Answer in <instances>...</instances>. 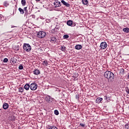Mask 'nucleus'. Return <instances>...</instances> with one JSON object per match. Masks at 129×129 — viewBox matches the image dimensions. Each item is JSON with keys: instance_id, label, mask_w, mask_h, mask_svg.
Listing matches in <instances>:
<instances>
[{"instance_id": "nucleus-10", "label": "nucleus", "mask_w": 129, "mask_h": 129, "mask_svg": "<svg viewBox=\"0 0 129 129\" xmlns=\"http://www.w3.org/2000/svg\"><path fill=\"white\" fill-rule=\"evenodd\" d=\"M50 42H52V43H56L57 42V39L55 36L51 37H50Z\"/></svg>"}, {"instance_id": "nucleus-11", "label": "nucleus", "mask_w": 129, "mask_h": 129, "mask_svg": "<svg viewBox=\"0 0 129 129\" xmlns=\"http://www.w3.org/2000/svg\"><path fill=\"white\" fill-rule=\"evenodd\" d=\"M3 107L4 109H8L9 108V104L5 103V104H3Z\"/></svg>"}, {"instance_id": "nucleus-41", "label": "nucleus", "mask_w": 129, "mask_h": 129, "mask_svg": "<svg viewBox=\"0 0 129 129\" xmlns=\"http://www.w3.org/2000/svg\"><path fill=\"white\" fill-rule=\"evenodd\" d=\"M36 1H37L38 2H40V0H36Z\"/></svg>"}, {"instance_id": "nucleus-25", "label": "nucleus", "mask_w": 129, "mask_h": 129, "mask_svg": "<svg viewBox=\"0 0 129 129\" xmlns=\"http://www.w3.org/2000/svg\"><path fill=\"white\" fill-rule=\"evenodd\" d=\"M98 101V102H101V101H102V98H97L96 99V101Z\"/></svg>"}, {"instance_id": "nucleus-14", "label": "nucleus", "mask_w": 129, "mask_h": 129, "mask_svg": "<svg viewBox=\"0 0 129 129\" xmlns=\"http://www.w3.org/2000/svg\"><path fill=\"white\" fill-rule=\"evenodd\" d=\"M24 89L25 90H29L30 89V85L28 83L25 85Z\"/></svg>"}, {"instance_id": "nucleus-33", "label": "nucleus", "mask_w": 129, "mask_h": 129, "mask_svg": "<svg viewBox=\"0 0 129 129\" xmlns=\"http://www.w3.org/2000/svg\"><path fill=\"white\" fill-rule=\"evenodd\" d=\"M1 21H4V19H3V16L2 15H0V22Z\"/></svg>"}, {"instance_id": "nucleus-38", "label": "nucleus", "mask_w": 129, "mask_h": 129, "mask_svg": "<svg viewBox=\"0 0 129 129\" xmlns=\"http://www.w3.org/2000/svg\"><path fill=\"white\" fill-rule=\"evenodd\" d=\"M32 18H33V19H35V15H32Z\"/></svg>"}, {"instance_id": "nucleus-40", "label": "nucleus", "mask_w": 129, "mask_h": 129, "mask_svg": "<svg viewBox=\"0 0 129 129\" xmlns=\"http://www.w3.org/2000/svg\"><path fill=\"white\" fill-rule=\"evenodd\" d=\"M16 26H12L11 28H15Z\"/></svg>"}, {"instance_id": "nucleus-20", "label": "nucleus", "mask_w": 129, "mask_h": 129, "mask_svg": "<svg viewBox=\"0 0 129 129\" xmlns=\"http://www.w3.org/2000/svg\"><path fill=\"white\" fill-rule=\"evenodd\" d=\"M18 10H19V12H20L21 14H22V15H24V10H23L21 8H19Z\"/></svg>"}, {"instance_id": "nucleus-21", "label": "nucleus", "mask_w": 129, "mask_h": 129, "mask_svg": "<svg viewBox=\"0 0 129 129\" xmlns=\"http://www.w3.org/2000/svg\"><path fill=\"white\" fill-rule=\"evenodd\" d=\"M19 70H23V69H24V66H23L22 64H20L19 67Z\"/></svg>"}, {"instance_id": "nucleus-6", "label": "nucleus", "mask_w": 129, "mask_h": 129, "mask_svg": "<svg viewBox=\"0 0 129 129\" xmlns=\"http://www.w3.org/2000/svg\"><path fill=\"white\" fill-rule=\"evenodd\" d=\"M53 5L54 9H57V8H60L61 6V2H59L58 0L55 1L53 2Z\"/></svg>"}, {"instance_id": "nucleus-29", "label": "nucleus", "mask_w": 129, "mask_h": 129, "mask_svg": "<svg viewBox=\"0 0 129 129\" xmlns=\"http://www.w3.org/2000/svg\"><path fill=\"white\" fill-rule=\"evenodd\" d=\"M48 129H58L56 126H50L48 128Z\"/></svg>"}, {"instance_id": "nucleus-19", "label": "nucleus", "mask_w": 129, "mask_h": 129, "mask_svg": "<svg viewBox=\"0 0 129 129\" xmlns=\"http://www.w3.org/2000/svg\"><path fill=\"white\" fill-rule=\"evenodd\" d=\"M60 50H61L63 52H65V51H66V47L61 46Z\"/></svg>"}, {"instance_id": "nucleus-24", "label": "nucleus", "mask_w": 129, "mask_h": 129, "mask_svg": "<svg viewBox=\"0 0 129 129\" xmlns=\"http://www.w3.org/2000/svg\"><path fill=\"white\" fill-rule=\"evenodd\" d=\"M54 114H55V115H59V111H58V110H55Z\"/></svg>"}, {"instance_id": "nucleus-18", "label": "nucleus", "mask_w": 129, "mask_h": 129, "mask_svg": "<svg viewBox=\"0 0 129 129\" xmlns=\"http://www.w3.org/2000/svg\"><path fill=\"white\" fill-rule=\"evenodd\" d=\"M82 3L83 5H88V1L87 0H82Z\"/></svg>"}, {"instance_id": "nucleus-5", "label": "nucleus", "mask_w": 129, "mask_h": 129, "mask_svg": "<svg viewBox=\"0 0 129 129\" xmlns=\"http://www.w3.org/2000/svg\"><path fill=\"white\" fill-rule=\"evenodd\" d=\"M38 88V85L36 83H32L31 85H30V89L31 90H32V91H34L36 90Z\"/></svg>"}, {"instance_id": "nucleus-16", "label": "nucleus", "mask_w": 129, "mask_h": 129, "mask_svg": "<svg viewBox=\"0 0 129 129\" xmlns=\"http://www.w3.org/2000/svg\"><path fill=\"white\" fill-rule=\"evenodd\" d=\"M4 7H8V6H9L10 4L9 3V2L8 1H5L4 2V4H3Z\"/></svg>"}, {"instance_id": "nucleus-22", "label": "nucleus", "mask_w": 129, "mask_h": 129, "mask_svg": "<svg viewBox=\"0 0 129 129\" xmlns=\"http://www.w3.org/2000/svg\"><path fill=\"white\" fill-rule=\"evenodd\" d=\"M43 65H45V66H47V65H48V61H47V60L43 61Z\"/></svg>"}, {"instance_id": "nucleus-8", "label": "nucleus", "mask_w": 129, "mask_h": 129, "mask_svg": "<svg viewBox=\"0 0 129 129\" xmlns=\"http://www.w3.org/2000/svg\"><path fill=\"white\" fill-rule=\"evenodd\" d=\"M67 24L68 26H72V27H75L76 26V24L73 23V21L72 20H69L67 22Z\"/></svg>"}, {"instance_id": "nucleus-23", "label": "nucleus", "mask_w": 129, "mask_h": 129, "mask_svg": "<svg viewBox=\"0 0 129 129\" xmlns=\"http://www.w3.org/2000/svg\"><path fill=\"white\" fill-rule=\"evenodd\" d=\"M19 92H24V88L22 87H20L19 88Z\"/></svg>"}, {"instance_id": "nucleus-37", "label": "nucleus", "mask_w": 129, "mask_h": 129, "mask_svg": "<svg viewBox=\"0 0 129 129\" xmlns=\"http://www.w3.org/2000/svg\"><path fill=\"white\" fill-rule=\"evenodd\" d=\"M46 21V23H49V22H51V21L49 19H47Z\"/></svg>"}, {"instance_id": "nucleus-13", "label": "nucleus", "mask_w": 129, "mask_h": 129, "mask_svg": "<svg viewBox=\"0 0 129 129\" xmlns=\"http://www.w3.org/2000/svg\"><path fill=\"white\" fill-rule=\"evenodd\" d=\"M75 49H76V50H80V49H82V45L81 44H78L76 45Z\"/></svg>"}, {"instance_id": "nucleus-30", "label": "nucleus", "mask_w": 129, "mask_h": 129, "mask_svg": "<svg viewBox=\"0 0 129 129\" xmlns=\"http://www.w3.org/2000/svg\"><path fill=\"white\" fill-rule=\"evenodd\" d=\"M125 91L127 92V94H129V89L128 87H126L125 88Z\"/></svg>"}, {"instance_id": "nucleus-17", "label": "nucleus", "mask_w": 129, "mask_h": 129, "mask_svg": "<svg viewBox=\"0 0 129 129\" xmlns=\"http://www.w3.org/2000/svg\"><path fill=\"white\" fill-rule=\"evenodd\" d=\"M21 4L23 7L26 6V0H21Z\"/></svg>"}, {"instance_id": "nucleus-32", "label": "nucleus", "mask_w": 129, "mask_h": 129, "mask_svg": "<svg viewBox=\"0 0 129 129\" xmlns=\"http://www.w3.org/2000/svg\"><path fill=\"white\" fill-rule=\"evenodd\" d=\"M80 125H81V126H82V127H84L85 126V124L81 123H80Z\"/></svg>"}, {"instance_id": "nucleus-28", "label": "nucleus", "mask_w": 129, "mask_h": 129, "mask_svg": "<svg viewBox=\"0 0 129 129\" xmlns=\"http://www.w3.org/2000/svg\"><path fill=\"white\" fill-rule=\"evenodd\" d=\"M125 128L129 129V123L125 124Z\"/></svg>"}, {"instance_id": "nucleus-7", "label": "nucleus", "mask_w": 129, "mask_h": 129, "mask_svg": "<svg viewBox=\"0 0 129 129\" xmlns=\"http://www.w3.org/2000/svg\"><path fill=\"white\" fill-rule=\"evenodd\" d=\"M100 47H101V50H104V49H106L107 47V43L105 42H101Z\"/></svg>"}, {"instance_id": "nucleus-4", "label": "nucleus", "mask_w": 129, "mask_h": 129, "mask_svg": "<svg viewBox=\"0 0 129 129\" xmlns=\"http://www.w3.org/2000/svg\"><path fill=\"white\" fill-rule=\"evenodd\" d=\"M45 100L49 103H51V102H54V101H55V99L52 98V97L49 95L46 96Z\"/></svg>"}, {"instance_id": "nucleus-15", "label": "nucleus", "mask_w": 129, "mask_h": 129, "mask_svg": "<svg viewBox=\"0 0 129 129\" xmlns=\"http://www.w3.org/2000/svg\"><path fill=\"white\" fill-rule=\"evenodd\" d=\"M33 74L34 75H39L40 74V71L39 70H35L33 71Z\"/></svg>"}, {"instance_id": "nucleus-9", "label": "nucleus", "mask_w": 129, "mask_h": 129, "mask_svg": "<svg viewBox=\"0 0 129 129\" xmlns=\"http://www.w3.org/2000/svg\"><path fill=\"white\" fill-rule=\"evenodd\" d=\"M61 3L63 5V6H66V7H67L68 8H69L70 7V4H69L68 3H66L65 1L64 0H61Z\"/></svg>"}, {"instance_id": "nucleus-26", "label": "nucleus", "mask_w": 129, "mask_h": 129, "mask_svg": "<svg viewBox=\"0 0 129 129\" xmlns=\"http://www.w3.org/2000/svg\"><path fill=\"white\" fill-rule=\"evenodd\" d=\"M8 61H9V59H8V58H5L3 60V62L4 63H7Z\"/></svg>"}, {"instance_id": "nucleus-27", "label": "nucleus", "mask_w": 129, "mask_h": 129, "mask_svg": "<svg viewBox=\"0 0 129 129\" xmlns=\"http://www.w3.org/2000/svg\"><path fill=\"white\" fill-rule=\"evenodd\" d=\"M68 38H69V35H64L63 36V39H68Z\"/></svg>"}, {"instance_id": "nucleus-39", "label": "nucleus", "mask_w": 129, "mask_h": 129, "mask_svg": "<svg viewBox=\"0 0 129 129\" xmlns=\"http://www.w3.org/2000/svg\"><path fill=\"white\" fill-rule=\"evenodd\" d=\"M127 78H128V79H129V74L127 75Z\"/></svg>"}, {"instance_id": "nucleus-1", "label": "nucleus", "mask_w": 129, "mask_h": 129, "mask_svg": "<svg viewBox=\"0 0 129 129\" xmlns=\"http://www.w3.org/2000/svg\"><path fill=\"white\" fill-rule=\"evenodd\" d=\"M104 76L110 82H112L114 80V74L109 71H106L104 74Z\"/></svg>"}, {"instance_id": "nucleus-31", "label": "nucleus", "mask_w": 129, "mask_h": 129, "mask_svg": "<svg viewBox=\"0 0 129 129\" xmlns=\"http://www.w3.org/2000/svg\"><path fill=\"white\" fill-rule=\"evenodd\" d=\"M24 11H25V12H26V13H25V15H26V13L27 14V15H28V11H27V7H24Z\"/></svg>"}, {"instance_id": "nucleus-12", "label": "nucleus", "mask_w": 129, "mask_h": 129, "mask_svg": "<svg viewBox=\"0 0 129 129\" xmlns=\"http://www.w3.org/2000/svg\"><path fill=\"white\" fill-rule=\"evenodd\" d=\"M122 31H123V32H124V33H126V34H128V33H129V28L128 27L123 28Z\"/></svg>"}, {"instance_id": "nucleus-34", "label": "nucleus", "mask_w": 129, "mask_h": 129, "mask_svg": "<svg viewBox=\"0 0 129 129\" xmlns=\"http://www.w3.org/2000/svg\"><path fill=\"white\" fill-rule=\"evenodd\" d=\"M53 31L54 33H56L57 32V28L53 29Z\"/></svg>"}, {"instance_id": "nucleus-35", "label": "nucleus", "mask_w": 129, "mask_h": 129, "mask_svg": "<svg viewBox=\"0 0 129 129\" xmlns=\"http://www.w3.org/2000/svg\"><path fill=\"white\" fill-rule=\"evenodd\" d=\"M120 72L123 73V72H124V70L123 69H121L120 70Z\"/></svg>"}, {"instance_id": "nucleus-36", "label": "nucleus", "mask_w": 129, "mask_h": 129, "mask_svg": "<svg viewBox=\"0 0 129 129\" xmlns=\"http://www.w3.org/2000/svg\"><path fill=\"white\" fill-rule=\"evenodd\" d=\"M76 99H79V96H78V95H76Z\"/></svg>"}, {"instance_id": "nucleus-2", "label": "nucleus", "mask_w": 129, "mask_h": 129, "mask_svg": "<svg viewBox=\"0 0 129 129\" xmlns=\"http://www.w3.org/2000/svg\"><path fill=\"white\" fill-rule=\"evenodd\" d=\"M23 49L24 50L26 51V52H30L32 49V47L29 44V43H24Z\"/></svg>"}, {"instance_id": "nucleus-3", "label": "nucleus", "mask_w": 129, "mask_h": 129, "mask_svg": "<svg viewBox=\"0 0 129 129\" xmlns=\"http://www.w3.org/2000/svg\"><path fill=\"white\" fill-rule=\"evenodd\" d=\"M37 35L38 38H39V39H42V38H44V37H46V32L43 31H41L37 32Z\"/></svg>"}]
</instances>
